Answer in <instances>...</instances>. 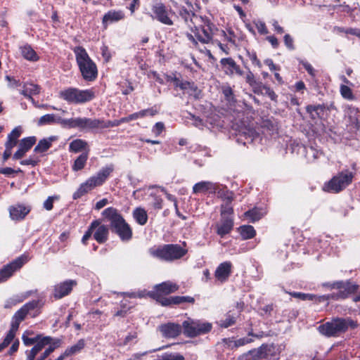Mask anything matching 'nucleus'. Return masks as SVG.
I'll list each match as a JSON object with an SVG mask.
<instances>
[{
    "mask_svg": "<svg viewBox=\"0 0 360 360\" xmlns=\"http://www.w3.org/2000/svg\"><path fill=\"white\" fill-rule=\"evenodd\" d=\"M178 289L179 285L176 283L171 281H165L156 285L153 290L147 292V295L165 307L164 300L168 299L165 295L173 293Z\"/></svg>",
    "mask_w": 360,
    "mask_h": 360,
    "instance_id": "f8f14e48",
    "label": "nucleus"
},
{
    "mask_svg": "<svg viewBox=\"0 0 360 360\" xmlns=\"http://www.w3.org/2000/svg\"><path fill=\"white\" fill-rule=\"evenodd\" d=\"M221 70L229 77L244 76V71L231 57L221 58L219 61Z\"/></svg>",
    "mask_w": 360,
    "mask_h": 360,
    "instance_id": "2eb2a0df",
    "label": "nucleus"
},
{
    "mask_svg": "<svg viewBox=\"0 0 360 360\" xmlns=\"http://www.w3.org/2000/svg\"><path fill=\"white\" fill-rule=\"evenodd\" d=\"M300 65H302V67L306 70L307 73L312 77L314 78L316 76V70L313 68V66L307 60H299Z\"/></svg>",
    "mask_w": 360,
    "mask_h": 360,
    "instance_id": "bf43d9fd",
    "label": "nucleus"
},
{
    "mask_svg": "<svg viewBox=\"0 0 360 360\" xmlns=\"http://www.w3.org/2000/svg\"><path fill=\"white\" fill-rule=\"evenodd\" d=\"M110 226L103 224L99 219V224L96 226L93 234V238L99 244H103L107 242L109 238Z\"/></svg>",
    "mask_w": 360,
    "mask_h": 360,
    "instance_id": "393cba45",
    "label": "nucleus"
},
{
    "mask_svg": "<svg viewBox=\"0 0 360 360\" xmlns=\"http://www.w3.org/2000/svg\"><path fill=\"white\" fill-rule=\"evenodd\" d=\"M58 198L59 197L57 195L48 197V198L44 202V208L48 211L53 210V201L54 200H58Z\"/></svg>",
    "mask_w": 360,
    "mask_h": 360,
    "instance_id": "774afa93",
    "label": "nucleus"
},
{
    "mask_svg": "<svg viewBox=\"0 0 360 360\" xmlns=\"http://www.w3.org/2000/svg\"><path fill=\"white\" fill-rule=\"evenodd\" d=\"M86 342L84 339L79 340L74 345L68 347L65 351L64 354L67 357L72 356L82 352L85 347Z\"/></svg>",
    "mask_w": 360,
    "mask_h": 360,
    "instance_id": "4c0bfd02",
    "label": "nucleus"
},
{
    "mask_svg": "<svg viewBox=\"0 0 360 360\" xmlns=\"http://www.w3.org/2000/svg\"><path fill=\"white\" fill-rule=\"evenodd\" d=\"M132 216L135 221L141 226H144L148 219L146 210L141 207H136L133 210Z\"/></svg>",
    "mask_w": 360,
    "mask_h": 360,
    "instance_id": "f704fd0d",
    "label": "nucleus"
},
{
    "mask_svg": "<svg viewBox=\"0 0 360 360\" xmlns=\"http://www.w3.org/2000/svg\"><path fill=\"white\" fill-rule=\"evenodd\" d=\"M22 57L30 61H37L39 59L36 51L29 44L24 45L20 48Z\"/></svg>",
    "mask_w": 360,
    "mask_h": 360,
    "instance_id": "c9c22d12",
    "label": "nucleus"
},
{
    "mask_svg": "<svg viewBox=\"0 0 360 360\" xmlns=\"http://www.w3.org/2000/svg\"><path fill=\"white\" fill-rule=\"evenodd\" d=\"M99 224V219L93 220L90 225L88 226L87 230L85 231L84 236L82 238L81 243L84 245H88V241L93 236L95 229L96 226Z\"/></svg>",
    "mask_w": 360,
    "mask_h": 360,
    "instance_id": "c03bdc74",
    "label": "nucleus"
},
{
    "mask_svg": "<svg viewBox=\"0 0 360 360\" xmlns=\"http://www.w3.org/2000/svg\"><path fill=\"white\" fill-rule=\"evenodd\" d=\"M39 303L38 300H32L25 303L20 309H18L12 317L11 328L8 333L13 335L15 337L20 323L25 320L27 315H30L32 317H35L38 313L32 314V311L38 308Z\"/></svg>",
    "mask_w": 360,
    "mask_h": 360,
    "instance_id": "9d476101",
    "label": "nucleus"
},
{
    "mask_svg": "<svg viewBox=\"0 0 360 360\" xmlns=\"http://www.w3.org/2000/svg\"><path fill=\"white\" fill-rule=\"evenodd\" d=\"M88 143L86 141L80 139L73 140L69 146V150L72 153H79L86 150Z\"/></svg>",
    "mask_w": 360,
    "mask_h": 360,
    "instance_id": "a18cd8bd",
    "label": "nucleus"
},
{
    "mask_svg": "<svg viewBox=\"0 0 360 360\" xmlns=\"http://www.w3.org/2000/svg\"><path fill=\"white\" fill-rule=\"evenodd\" d=\"M152 18L163 25L172 26L174 22L172 19L174 12L169 8L164 3L158 2L152 6Z\"/></svg>",
    "mask_w": 360,
    "mask_h": 360,
    "instance_id": "ddd939ff",
    "label": "nucleus"
},
{
    "mask_svg": "<svg viewBox=\"0 0 360 360\" xmlns=\"http://www.w3.org/2000/svg\"><path fill=\"white\" fill-rule=\"evenodd\" d=\"M245 79L247 84L252 88L254 93H259L262 82L257 81L255 77V75L252 71L248 70V71L245 75Z\"/></svg>",
    "mask_w": 360,
    "mask_h": 360,
    "instance_id": "79ce46f5",
    "label": "nucleus"
},
{
    "mask_svg": "<svg viewBox=\"0 0 360 360\" xmlns=\"http://www.w3.org/2000/svg\"><path fill=\"white\" fill-rule=\"evenodd\" d=\"M153 360H185V357L179 352H166Z\"/></svg>",
    "mask_w": 360,
    "mask_h": 360,
    "instance_id": "8fccbe9b",
    "label": "nucleus"
},
{
    "mask_svg": "<svg viewBox=\"0 0 360 360\" xmlns=\"http://www.w3.org/2000/svg\"><path fill=\"white\" fill-rule=\"evenodd\" d=\"M40 160L35 156H30L29 158L22 160L20 162L22 165H32V167H35L39 164Z\"/></svg>",
    "mask_w": 360,
    "mask_h": 360,
    "instance_id": "69168bd1",
    "label": "nucleus"
},
{
    "mask_svg": "<svg viewBox=\"0 0 360 360\" xmlns=\"http://www.w3.org/2000/svg\"><path fill=\"white\" fill-rule=\"evenodd\" d=\"M37 142V137L34 136L22 139L18 144V149L13 155V160H20L33 147Z\"/></svg>",
    "mask_w": 360,
    "mask_h": 360,
    "instance_id": "a211bd4d",
    "label": "nucleus"
},
{
    "mask_svg": "<svg viewBox=\"0 0 360 360\" xmlns=\"http://www.w3.org/2000/svg\"><path fill=\"white\" fill-rule=\"evenodd\" d=\"M239 316V312H236V310H229L226 314L224 319H221L218 322V325L221 328H227L231 326H233L236 323V319Z\"/></svg>",
    "mask_w": 360,
    "mask_h": 360,
    "instance_id": "2f4dec72",
    "label": "nucleus"
},
{
    "mask_svg": "<svg viewBox=\"0 0 360 360\" xmlns=\"http://www.w3.org/2000/svg\"><path fill=\"white\" fill-rule=\"evenodd\" d=\"M72 50L75 55L76 62L83 79L88 82L94 81L98 77L97 66L86 49L82 46H78Z\"/></svg>",
    "mask_w": 360,
    "mask_h": 360,
    "instance_id": "20e7f679",
    "label": "nucleus"
},
{
    "mask_svg": "<svg viewBox=\"0 0 360 360\" xmlns=\"http://www.w3.org/2000/svg\"><path fill=\"white\" fill-rule=\"evenodd\" d=\"M30 205L17 203L8 207L10 218L13 221H22L25 219L27 215L31 212Z\"/></svg>",
    "mask_w": 360,
    "mask_h": 360,
    "instance_id": "f3484780",
    "label": "nucleus"
},
{
    "mask_svg": "<svg viewBox=\"0 0 360 360\" xmlns=\"http://www.w3.org/2000/svg\"><path fill=\"white\" fill-rule=\"evenodd\" d=\"M259 92L255 93L257 95H262L268 96L272 101L277 102L278 101V95L275 93V91L269 86L261 84L259 87Z\"/></svg>",
    "mask_w": 360,
    "mask_h": 360,
    "instance_id": "49530a36",
    "label": "nucleus"
},
{
    "mask_svg": "<svg viewBox=\"0 0 360 360\" xmlns=\"http://www.w3.org/2000/svg\"><path fill=\"white\" fill-rule=\"evenodd\" d=\"M160 331L162 336L166 338H174L183 332L182 324L179 325L178 323L171 322L162 324L160 326Z\"/></svg>",
    "mask_w": 360,
    "mask_h": 360,
    "instance_id": "412c9836",
    "label": "nucleus"
},
{
    "mask_svg": "<svg viewBox=\"0 0 360 360\" xmlns=\"http://www.w3.org/2000/svg\"><path fill=\"white\" fill-rule=\"evenodd\" d=\"M340 92L342 98L347 100L353 101L356 99L352 89L347 85L341 84L340 87Z\"/></svg>",
    "mask_w": 360,
    "mask_h": 360,
    "instance_id": "864d4df0",
    "label": "nucleus"
},
{
    "mask_svg": "<svg viewBox=\"0 0 360 360\" xmlns=\"http://www.w3.org/2000/svg\"><path fill=\"white\" fill-rule=\"evenodd\" d=\"M55 122H57V119L56 118L55 115L46 114L39 119L37 124L39 126H42L46 124H51Z\"/></svg>",
    "mask_w": 360,
    "mask_h": 360,
    "instance_id": "4d7b16f0",
    "label": "nucleus"
},
{
    "mask_svg": "<svg viewBox=\"0 0 360 360\" xmlns=\"http://www.w3.org/2000/svg\"><path fill=\"white\" fill-rule=\"evenodd\" d=\"M184 1L189 9L185 6L179 8L175 30L181 35L186 36L195 49L198 48L199 42L203 44L211 43L217 30V27L210 18L195 13L191 10L193 5L189 0Z\"/></svg>",
    "mask_w": 360,
    "mask_h": 360,
    "instance_id": "f257e3e1",
    "label": "nucleus"
},
{
    "mask_svg": "<svg viewBox=\"0 0 360 360\" xmlns=\"http://www.w3.org/2000/svg\"><path fill=\"white\" fill-rule=\"evenodd\" d=\"M339 299H342L340 295V292L335 293H330L328 295H316V304H319L323 302H327L328 304V301L330 300H338Z\"/></svg>",
    "mask_w": 360,
    "mask_h": 360,
    "instance_id": "3c124183",
    "label": "nucleus"
},
{
    "mask_svg": "<svg viewBox=\"0 0 360 360\" xmlns=\"http://www.w3.org/2000/svg\"><path fill=\"white\" fill-rule=\"evenodd\" d=\"M104 220L109 222L111 232L117 235L122 242H128L133 238V229L120 212L114 207L105 208L101 212Z\"/></svg>",
    "mask_w": 360,
    "mask_h": 360,
    "instance_id": "f03ea898",
    "label": "nucleus"
},
{
    "mask_svg": "<svg viewBox=\"0 0 360 360\" xmlns=\"http://www.w3.org/2000/svg\"><path fill=\"white\" fill-rule=\"evenodd\" d=\"M217 346L221 348L223 352L226 350L235 351L237 349L236 338L234 337L225 338L217 343Z\"/></svg>",
    "mask_w": 360,
    "mask_h": 360,
    "instance_id": "37998d69",
    "label": "nucleus"
},
{
    "mask_svg": "<svg viewBox=\"0 0 360 360\" xmlns=\"http://www.w3.org/2000/svg\"><path fill=\"white\" fill-rule=\"evenodd\" d=\"M80 119L81 117L64 119L59 117L57 118V123L60 124L64 128L79 129Z\"/></svg>",
    "mask_w": 360,
    "mask_h": 360,
    "instance_id": "e433bc0d",
    "label": "nucleus"
},
{
    "mask_svg": "<svg viewBox=\"0 0 360 360\" xmlns=\"http://www.w3.org/2000/svg\"><path fill=\"white\" fill-rule=\"evenodd\" d=\"M22 172V171L20 168H18V169H14L11 167L0 168V174H4L6 176H13L14 174Z\"/></svg>",
    "mask_w": 360,
    "mask_h": 360,
    "instance_id": "338daca9",
    "label": "nucleus"
},
{
    "mask_svg": "<svg viewBox=\"0 0 360 360\" xmlns=\"http://www.w3.org/2000/svg\"><path fill=\"white\" fill-rule=\"evenodd\" d=\"M41 87L38 84L32 83H26L23 86V89L20 94L25 97L33 100L32 96L38 95L40 93Z\"/></svg>",
    "mask_w": 360,
    "mask_h": 360,
    "instance_id": "72a5a7b5",
    "label": "nucleus"
},
{
    "mask_svg": "<svg viewBox=\"0 0 360 360\" xmlns=\"http://www.w3.org/2000/svg\"><path fill=\"white\" fill-rule=\"evenodd\" d=\"M89 158V151L81 153L74 161L72 169L74 172H78L83 169L86 164Z\"/></svg>",
    "mask_w": 360,
    "mask_h": 360,
    "instance_id": "ea45409f",
    "label": "nucleus"
},
{
    "mask_svg": "<svg viewBox=\"0 0 360 360\" xmlns=\"http://www.w3.org/2000/svg\"><path fill=\"white\" fill-rule=\"evenodd\" d=\"M326 110L325 104L308 105L306 106V111L311 120L321 119Z\"/></svg>",
    "mask_w": 360,
    "mask_h": 360,
    "instance_id": "c756f323",
    "label": "nucleus"
},
{
    "mask_svg": "<svg viewBox=\"0 0 360 360\" xmlns=\"http://www.w3.org/2000/svg\"><path fill=\"white\" fill-rule=\"evenodd\" d=\"M113 171L114 165L112 164L101 169L96 175L89 177L79 186L78 189L73 193L72 198L74 200L79 199L95 188L102 186Z\"/></svg>",
    "mask_w": 360,
    "mask_h": 360,
    "instance_id": "39448f33",
    "label": "nucleus"
},
{
    "mask_svg": "<svg viewBox=\"0 0 360 360\" xmlns=\"http://www.w3.org/2000/svg\"><path fill=\"white\" fill-rule=\"evenodd\" d=\"M179 244H164L149 250L150 255L161 261L172 262L182 259L187 253L186 243Z\"/></svg>",
    "mask_w": 360,
    "mask_h": 360,
    "instance_id": "7ed1b4c3",
    "label": "nucleus"
},
{
    "mask_svg": "<svg viewBox=\"0 0 360 360\" xmlns=\"http://www.w3.org/2000/svg\"><path fill=\"white\" fill-rule=\"evenodd\" d=\"M256 28L260 34H266L269 33L268 28L264 22L261 20L254 21Z\"/></svg>",
    "mask_w": 360,
    "mask_h": 360,
    "instance_id": "0e129e2a",
    "label": "nucleus"
},
{
    "mask_svg": "<svg viewBox=\"0 0 360 360\" xmlns=\"http://www.w3.org/2000/svg\"><path fill=\"white\" fill-rule=\"evenodd\" d=\"M286 293L289 294L291 297L299 299L302 301H311L314 304H316V295L311 293H304L302 292H288L285 291Z\"/></svg>",
    "mask_w": 360,
    "mask_h": 360,
    "instance_id": "09e8293b",
    "label": "nucleus"
},
{
    "mask_svg": "<svg viewBox=\"0 0 360 360\" xmlns=\"http://www.w3.org/2000/svg\"><path fill=\"white\" fill-rule=\"evenodd\" d=\"M102 129V119L81 117L80 131H90Z\"/></svg>",
    "mask_w": 360,
    "mask_h": 360,
    "instance_id": "bb28decb",
    "label": "nucleus"
},
{
    "mask_svg": "<svg viewBox=\"0 0 360 360\" xmlns=\"http://www.w3.org/2000/svg\"><path fill=\"white\" fill-rule=\"evenodd\" d=\"M303 151L304 152V157L309 163L315 162L322 155V152L316 150V148L310 147H303Z\"/></svg>",
    "mask_w": 360,
    "mask_h": 360,
    "instance_id": "58836bf2",
    "label": "nucleus"
},
{
    "mask_svg": "<svg viewBox=\"0 0 360 360\" xmlns=\"http://www.w3.org/2000/svg\"><path fill=\"white\" fill-rule=\"evenodd\" d=\"M30 335H33V332L26 330L24 332V333L22 335V340L23 342V344L27 346H31L32 345H34L36 342L39 340V338H40L41 334H37L34 337L30 338L29 337Z\"/></svg>",
    "mask_w": 360,
    "mask_h": 360,
    "instance_id": "603ef678",
    "label": "nucleus"
},
{
    "mask_svg": "<svg viewBox=\"0 0 360 360\" xmlns=\"http://www.w3.org/2000/svg\"><path fill=\"white\" fill-rule=\"evenodd\" d=\"M231 204V203H225L221 205L220 212L221 218L232 217L233 209Z\"/></svg>",
    "mask_w": 360,
    "mask_h": 360,
    "instance_id": "13d9d810",
    "label": "nucleus"
},
{
    "mask_svg": "<svg viewBox=\"0 0 360 360\" xmlns=\"http://www.w3.org/2000/svg\"><path fill=\"white\" fill-rule=\"evenodd\" d=\"M77 285L76 280L68 279L53 286L52 296L55 300H60L69 295L73 288Z\"/></svg>",
    "mask_w": 360,
    "mask_h": 360,
    "instance_id": "4468645a",
    "label": "nucleus"
},
{
    "mask_svg": "<svg viewBox=\"0 0 360 360\" xmlns=\"http://www.w3.org/2000/svg\"><path fill=\"white\" fill-rule=\"evenodd\" d=\"M240 136H243L245 139V143H252L256 138L258 137L259 134L258 133L253 129H245V131L242 132Z\"/></svg>",
    "mask_w": 360,
    "mask_h": 360,
    "instance_id": "5fc2aeb1",
    "label": "nucleus"
},
{
    "mask_svg": "<svg viewBox=\"0 0 360 360\" xmlns=\"http://www.w3.org/2000/svg\"><path fill=\"white\" fill-rule=\"evenodd\" d=\"M340 283H341V285L339 288V292L342 299L347 298L350 295L354 294L359 289V285L349 280L340 281Z\"/></svg>",
    "mask_w": 360,
    "mask_h": 360,
    "instance_id": "a878e982",
    "label": "nucleus"
},
{
    "mask_svg": "<svg viewBox=\"0 0 360 360\" xmlns=\"http://www.w3.org/2000/svg\"><path fill=\"white\" fill-rule=\"evenodd\" d=\"M54 340L50 336L40 335L37 342H35L33 347L30 350L25 351L26 360H35L36 356L45 348L49 346Z\"/></svg>",
    "mask_w": 360,
    "mask_h": 360,
    "instance_id": "dca6fc26",
    "label": "nucleus"
},
{
    "mask_svg": "<svg viewBox=\"0 0 360 360\" xmlns=\"http://www.w3.org/2000/svg\"><path fill=\"white\" fill-rule=\"evenodd\" d=\"M137 333L133 332L129 333L124 339L122 343H120V346H127L128 345H131V343L135 344L136 342L137 339Z\"/></svg>",
    "mask_w": 360,
    "mask_h": 360,
    "instance_id": "052dcab7",
    "label": "nucleus"
},
{
    "mask_svg": "<svg viewBox=\"0 0 360 360\" xmlns=\"http://www.w3.org/2000/svg\"><path fill=\"white\" fill-rule=\"evenodd\" d=\"M125 18V14L122 10H110L104 14L102 24L105 29L110 24L117 22Z\"/></svg>",
    "mask_w": 360,
    "mask_h": 360,
    "instance_id": "4be33fe9",
    "label": "nucleus"
},
{
    "mask_svg": "<svg viewBox=\"0 0 360 360\" xmlns=\"http://www.w3.org/2000/svg\"><path fill=\"white\" fill-rule=\"evenodd\" d=\"M212 328V323L204 319L188 317L182 322L183 334L189 338L207 335Z\"/></svg>",
    "mask_w": 360,
    "mask_h": 360,
    "instance_id": "0eeeda50",
    "label": "nucleus"
},
{
    "mask_svg": "<svg viewBox=\"0 0 360 360\" xmlns=\"http://www.w3.org/2000/svg\"><path fill=\"white\" fill-rule=\"evenodd\" d=\"M57 136H51L47 139H42L39 141L37 145L34 148L36 153H44L46 152L51 146L52 143L58 140Z\"/></svg>",
    "mask_w": 360,
    "mask_h": 360,
    "instance_id": "7c9ffc66",
    "label": "nucleus"
},
{
    "mask_svg": "<svg viewBox=\"0 0 360 360\" xmlns=\"http://www.w3.org/2000/svg\"><path fill=\"white\" fill-rule=\"evenodd\" d=\"M243 240L252 239L256 236V231L251 225H242L238 228Z\"/></svg>",
    "mask_w": 360,
    "mask_h": 360,
    "instance_id": "a19ab883",
    "label": "nucleus"
},
{
    "mask_svg": "<svg viewBox=\"0 0 360 360\" xmlns=\"http://www.w3.org/2000/svg\"><path fill=\"white\" fill-rule=\"evenodd\" d=\"M357 321L351 318H335L319 326V333L326 337H338L345 333L349 328L357 327Z\"/></svg>",
    "mask_w": 360,
    "mask_h": 360,
    "instance_id": "423d86ee",
    "label": "nucleus"
},
{
    "mask_svg": "<svg viewBox=\"0 0 360 360\" xmlns=\"http://www.w3.org/2000/svg\"><path fill=\"white\" fill-rule=\"evenodd\" d=\"M219 189V185L216 183L211 181H200L196 183L193 187V193H206L214 194L217 193Z\"/></svg>",
    "mask_w": 360,
    "mask_h": 360,
    "instance_id": "5701e85b",
    "label": "nucleus"
},
{
    "mask_svg": "<svg viewBox=\"0 0 360 360\" xmlns=\"http://www.w3.org/2000/svg\"><path fill=\"white\" fill-rule=\"evenodd\" d=\"M59 96L69 103L82 104L94 100L96 97L94 89H79L75 87H69L62 90Z\"/></svg>",
    "mask_w": 360,
    "mask_h": 360,
    "instance_id": "6e6552de",
    "label": "nucleus"
},
{
    "mask_svg": "<svg viewBox=\"0 0 360 360\" xmlns=\"http://www.w3.org/2000/svg\"><path fill=\"white\" fill-rule=\"evenodd\" d=\"M184 86H185V88H183L182 91L184 94H188V95L193 96L195 98L198 97L200 91L198 89V86L195 84L194 82L185 81Z\"/></svg>",
    "mask_w": 360,
    "mask_h": 360,
    "instance_id": "de8ad7c7",
    "label": "nucleus"
},
{
    "mask_svg": "<svg viewBox=\"0 0 360 360\" xmlns=\"http://www.w3.org/2000/svg\"><path fill=\"white\" fill-rule=\"evenodd\" d=\"M30 261L29 255L24 253L0 269V283L7 281Z\"/></svg>",
    "mask_w": 360,
    "mask_h": 360,
    "instance_id": "9b49d317",
    "label": "nucleus"
},
{
    "mask_svg": "<svg viewBox=\"0 0 360 360\" xmlns=\"http://www.w3.org/2000/svg\"><path fill=\"white\" fill-rule=\"evenodd\" d=\"M61 345V340L56 338L48 346L47 348L43 352V355L45 358H48L49 355L54 352V350L58 348Z\"/></svg>",
    "mask_w": 360,
    "mask_h": 360,
    "instance_id": "6e6d98bb",
    "label": "nucleus"
},
{
    "mask_svg": "<svg viewBox=\"0 0 360 360\" xmlns=\"http://www.w3.org/2000/svg\"><path fill=\"white\" fill-rule=\"evenodd\" d=\"M262 134L266 136H273L278 133V127L276 122L269 119L263 120L260 124Z\"/></svg>",
    "mask_w": 360,
    "mask_h": 360,
    "instance_id": "cd10ccee",
    "label": "nucleus"
},
{
    "mask_svg": "<svg viewBox=\"0 0 360 360\" xmlns=\"http://www.w3.org/2000/svg\"><path fill=\"white\" fill-rule=\"evenodd\" d=\"M265 214L266 211L263 208L255 207L246 211L244 216L250 222L254 223L261 219Z\"/></svg>",
    "mask_w": 360,
    "mask_h": 360,
    "instance_id": "473e14b6",
    "label": "nucleus"
},
{
    "mask_svg": "<svg viewBox=\"0 0 360 360\" xmlns=\"http://www.w3.org/2000/svg\"><path fill=\"white\" fill-rule=\"evenodd\" d=\"M354 174L345 169L334 176L324 184L323 190L329 193H338L352 184Z\"/></svg>",
    "mask_w": 360,
    "mask_h": 360,
    "instance_id": "1a4fd4ad",
    "label": "nucleus"
},
{
    "mask_svg": "<svg viewBox=\"0 0 360 360\" xmlns=\"http://www.w3.org/2000/svg\"><path fill=\"white\" fill-rule=\"evenodd\" d=\"M283 41H284L285 46H286V48L288 50L293 51L295 49V46L294 44V39L289 34H285L284 35Z\"/></svg>",
    "mask_w": 360,
    "mask_h": 360,
    "instance_id": "e2e57ef3",
    "label": "nucleus"
},
{
    "mask_svg": "<svg viewBox=\"0 0 360 360\" xmlns=\"http://www.w3.org/2000/svg\"><path fill=\"white\" fill-rule=\"evenodd\" d=\"M233 226L234 221L233 217L221 218L220 221L215 225L216 233L222 238L231 232Z\"/></svg>",
    "mask_w": 360,
    "mask_h": 360,
    "instance_id": "aec40b11",
    "label": "nucleus"
},
{
    "mask_svg": "<svg viewBox=\"0 0 360 360\" xmlns=\"http://www.w3.org/2000/svg\"><path fill=\"white\" fill-rule=\"evenodd\" d=\"M233 264L230 261H226L219 264L214 271V277L221 283L226 282L232 274Z\"/></svg>",
    "mask_w": 360,
    "mask_h": 360,
    "instance_id": "6ab92c4d",
    "label": "nucleus"
},
{
    "mask_svg": "<svg viewBox=\"0 0 360 360\" xmlns=\"http://www.w3.org/2000/svg\"><path fill=\"white\" fill-rule=\"evenodd\" d=\"M22 130L20 127H15L8 134L7 138L18 143V139L21 136Z\"/></svg>",
    "mask_w": 360,
    "mask_h": 360,
    "instance_id": "680f3d73",
    "label": "nucleus"
},
{
    "mask_svg": "<svg viewBox=\"0 0 360 360\" xmlns=\"http://www.w3.org/2000/svg\"><path fill=\"white\" fill-rule=\"evenodd\" d=\"M347 113L349 120V126L354 131L360 129V110L357 107L352 105L347 106Z\"/></svg>",
    "mask_w": 360,
    "mask_h": 360,
    "instance_id": "b1692460",
    "label": "nucleus"
},
{
    "mask_svg": "<svg viewBox=\"0 0 360 360\" xmlns=\"http://www.w3.org/2000/svg\"><path fill=\"white\" fill-rule=\"evenodd\" d=\"M165 307L172 305H180L186 303L193 304L195 302V298L191 296H171L168 299L164 300Z\"/></svg>",
    "mask_w": 360,
    "mask_h": 360,
    "instance_id": "c85d7f7f",
    "label": "nucleus"
}]
</instances>
